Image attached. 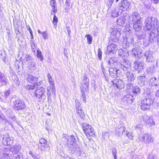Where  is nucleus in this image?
Returning a JSON list of instances; mask_svg holds the SVG:
<instances>
[{"instance_id":"f257e3e1","label":"nucleus","mask_w":159,"mask_h":159,"mask_svg":"<svg viewBox=\"0 0 159 159\" xmlns=\"http://www.w3.org/2000/svg\"><path fill=\"white\" fill-rule=\"evenodd\" d=\"M158 20L156 17H148L145 20L143 27L145 30L152 29L150 33L148 39L149 43H152L157 39L158 30L157 25Z\"/></svg>"},{"instance_id":"f03ea898","label":"nucleus","mask_w":159,"mask_h":159,"mask_svg":"<svg viewBox=\"0 0 159 159\" xmlns=\"http://www.w3.org/2000/svg\"><path fill=\"white\" fill-rule=\"evenodd\" d=\"M62 140L66 143L71 153L74 154L76 152L78 159H86V153L83 149L79 148L76 142L77 139L74 135H72L67 138L63 137Z\"/></svg>"},{"instance_id":"7ed1b4c3","label":"nucleus","mask_w":159,"mask_h":159,"mask_svg":"<svg viewBox=\"0 0 159 159\" xmlns=\"http://www.w3.org/2000/svg\"><path fill=\"white\" fill-rule=\"evenodd\" d=\"M130 64V61L127 59H123L116 64L114 67L109 69V71L110 76L114 78L118 76V72L120 69L125 71H127Z\"/></svg>"},{"instance_id":"20e7f679","label":"nucleus","mask_w":159,"mask_h":159,"mask_svg":"<svg viewBox=\"0 0 159 159\" xmlns=\"http://www.w3.org/2000/svg\"><path fill=\"white\" fill-rule=\"evenodd\" d=\"M151 95H148L143 99L141 102V109L143 110H147L150 108L151 105L153 103Z\"/></svg>"},{"instance_id":"39448f33","label":"nucleus","mask_w":159,"mask_h":159,"mask_svg":"<svg viewBox=\"0 0 159 159\" xmlns=\"http://www.w3.org/2000/svg\"><path fill=\"white\" fill-rule=\"evenodd\" d=\"M121 35L120 29V28H117L113 30L111 33L109 43H116L119 40Z\"/></svg>"},{"instance_id":"423d86ee","label":"nucleus","mask_w":159,"mask_h":159,"mask_svg":"<svg viewBox=\"0 0 159 159\" xmlns=\"http://www.w3.org/2000/svg\"><path fill=\"white\" fill-rule=\"evenodd\" d=\"M26 107V105L22 99H18L13 102V107L16 111L24 110Z\"/></svg>"},{"instance_id":"0eeeda50","label":"nucleus","mask_w":159,"mask_h":159,"mask_svg":"<svg viewBox=\"0 0 159 159\" xmlns=\"http://www.w3.org/2000/svg\"><path fill=\"white\" fill-rule=\"evenodd\" d=\"M140 141L144 142L146 144H149L153 143L154 139L152 136L148 133H145L139 135L138 137Z\"/></svg>"},{"instance_id":"6e6552de","label":"nucleus","mask_w":159,"mask_h":159,"mask_svg":"<svg viewBox=\"0 0 159 159\" xmlns=\"http://www.w3.org/2000/svg\"><path fill=\"white\" fill-rule=\"evenodd\" d=\"M82 128L85 134L93 136L94 135L93 129L92 126L86 123H82L81 125Z\"/></svg>"},{"instance_id":"1a4fd4ad","label":"nucleus","mask_w":159,"mask_h":159,"mask_svg":"<svg viewBox=\"0 0 159 159\" xmlns=\"http://www.w3.org/2000/svg\"><path fill=\"white\" fill-rule=\"evenodd\" d=\"M45 90L42 87H38L34 92V96L37 98L39 99L45 95Z\"/></svg>"},{"instance_id":"9d476101","label":"nucleus","mask_w":159,"mask_h":159,"mask_svg":"<svg viewBox=\"0 0 159 159\" xmlns=\"http://www.w3.org/2000/svg\"><path fill=\"white\" fill-rule=\"evenodd\" d=\"M2 143L5 146L11 145L13 143V138L8 134H6L3 136Z\"/></svg>"},{"instance_id":"9b49d317","label":"nucleus","mask_w":159,"mask_h":159,"mask_svg":"<svg viewBox=\"0 0 159 159\" xmlns=\"http://www.w3.org/2000/svg\"><path fill=\"white\" fill-rule=\"evenodd\" d=\"M130 3L127 0H124L121 1L118 4L119 9L122 11L130 9Z\"/></svg>"},{"instance_id":"f8f14e48","label":"nucleus","mask_w":159,"mask_h":159,"mask_svg":"<svg viewBox=\"0 0 159 159\" xmlns=\"http://www.w3.org/2000/svg\"><path fill=\"white\" fill-rule=\"evenodd\" d=\"M112 84L118 89H120L124 87V83L123 80L119 79H115L111 81Z\"/></svg>"},{"instance_id":"ddd939ff","label":"nucleus","mask_w":159,"mask_h":159,"mask_svg":"<svg viewBox=\"0 0 159 159\" xmlns=\"http://www.w3.org/2000/svg\"><path fill=\"white\" fill-rule=\"evenodd\" d=\"M26 80L28 82L35 85L39 86L42 83V81H40L39 83H38V78L31 75H29Z\"/></svg>"},{"instance_id":"4468645a","label":"nucleus","mask_w":159,"mask_h":159,"mask_svg":"<svg viewBox=\"0 0 159 159\" xmlns=\"http://www.w3.org/2000/svg\"><path fill=\"white\" fill-rule=\"evenodd\" d=\"M12 155L10 153L9 149L5 148L3 150L0 159H12Z\"/></svg>"},{"instance_id":"2eb2a0df","label":"nucleus","mask_w":159,"mask_h":159,"mask_svg":"<svg viewBox=\"0 0 159 159\" xmlns=\"http://www.w3.org/2000/svg\"><path fill=\"white\" fill-rule=\"evenodd\" d=\"M107 47V49L106 51L107 54H110L111 53L114 54L117 50V47L116 44L112 43H110Z\"/></svg>"},{"instance_id":"dca6fc26","label":"nucleus","mask_w":159,"mask_h":159,"mask_svg":"<svg viewBox=\"0 0 159 159\" xmlns=\"http://www.w3.org/2000/svg\"><path fill=\"white\" fill-rule=\"evenodd\" d=\"M126 77L125 81L128 83H130L133 81L135 79V77L134 74L131 71H128L125 74Z\"/></svg>"},{"instance_id":"f3484780","label":"nucleus","mask_w":159,"mask_h":159,"mask_svg":"<svg viewBox=\"0 0 159 159\" xmlns=\"http://www.w3.org/2000/svg\"><path fill=\"white\" fill-rule=\"evenodd\" d=\"M144 57L147 62H152L153 60V54L150 51H146L144 54Z\"/></svg>"},{"instance_id":"a211bd4d","label":"nucleus","mask_w":159,"mask_h":159,"mask_svg":"<svg viewBox=\"0 0 159 159\" xmlns=\"http://www.w3.org/2000/svg\"><path fill=\"white\" fill-rule=\"evenodd\" d=\"M131 18L133 23H136V22H139V21L142 20L139 14L137 12H134L132 13Z\"/></svg>"},{"instance_id":"6ab92c4d","label":"nucleus","mask_w":159,"mask_h":159,"mask_svg":"<svg viewBox=\"0 0 159 159\" xmlns=\"http://www.w3.org/2000/svg\"><path fill=\"white\" fill-rule=\"evenodd\" d=\"M21 148L20 145H16L12 146L10 149V153L13 154H18Z\"/></svg>"},{"instance_id":"aec40b11","label":"nucleus","mask_w":159,"mask_h":159,"mask_svg":"<svg viewBox=\"0 0 159 159\" xmlns=\"http://www.w3.org/2000/svg\"><path fill=\"white\" fill-rule=\"evenodd\" d=\"M134 99V97L132 94H128L125 96L122 99L124 102H125L127 104H129L132 103Z\"/></svg>"},{"instance_id":"412c9836","label":"nucleus","mask_w":159,"mask_h":159,"mask_svg":"<svg viewBox=\"0 0 159 159\" xmlns=\"http://www.w3.org/2000/svg\"><path fill=\"white\" fill-rule=\"evenodd\" d=\"M136 23H133L134 28L136 32H139L141 30L142 26V21H139Z\"/></svg>"},{"instance_id":"4be33fe9","label":"nucleus","mask_w":159,"mask_h":159,"mask_svg":"<svg viewBox=\"0 0 159 159\" xmlns=\"http://www.w3.org/2000/svg\"><path fill=\"white\" fill-rule=\"evenodd\" d=\"M143 64L142 62H134L133 64V66L135 70H138V72L139 73L143 69Z\"/></svg>"},{"instance_id":"5701e85b","label":"nucleus","mask_w":159,"mask_h":159,"mask_svg":"<svg viewBox=\"0 0 159 159\" xmlns=\"http://www.w3.org/2000/svg\"><path fill=\"white\" fill-rule=\"evenodd\" d=\"M82 81L84 83V85L81 86V87L84 86V89L87 90V89L89 87V79L88 78V77L86 75H84L83 77V80Z\"/></svg>"},{"instance_id":"b1692460","label":"nucleus","mask_w":159,"mask_h":159,"mask_svg":"<svg viewBox=\"0 0 159 159\" xmlns=\"http://www.w3.org/2000/svg\"><path fill=\"white\" fill-rule=\"evenodd\" d=\"M140 89L138 86H135L133 87L132 89L131 93L134 98L136 97V95L140 93Z\"/></svg>"},{"instance_id":"393cba45","label":"nucleus","mask_w":159,"mask_h":159,"mask_svg":"<svg viewBox=\"0 0 159 159\" xmlns=\"http://www.w3.org/2000/svg\"><path fill=\"white\" fill-rule=\"evenodd\" d=\"M118 56L122 57H127L129 56L128 51L127 49L122 48L119 50Z\"/></svg>"},{"instance_id":"a878e982","label":"nucleus","mask_w":159,"mask_h":159,"mask_svg":"<svg viewBox=\"0 0 159 159\" xmlns=\"http://www.w3.org/2000/svg\"><path fill=\"white\" fill-rule=\"evenodd\" d=\"M7 78L4 74L3 73H0V86L6 85L7 84Z\"/></svg>"},{"instance_id":"bb28decb","label":"nucleus","mask_w":159,"mask_h":159,"mask_svg":"<svg viewBox=\"0 0 159 159\" xmlns=\"http://www.w3.org/2000/svg\"><path fill=\"white\" fill-rule=\"evenodd\" d=\"M118 61L117 58L116 57H112L109 58L108 63L110 65L114 64V66H115L116 64H118L120 62H118Z\"/></svg>"},{"instance_id":"cd10ccee","label":"nucleus","mask_w":159,"mask_h":159,"mask_svg":"<svg viewBox=\"0 0 159 159\" xmlns=\"http://www.w3.org/2000/svg\"><path fill=\"white\" fill-rule=\"evenodd\" d=\"M139 51V48H134L131 50L130 53L132 56L135 57L136 58H140L138 53Z\"/></svg>"},{"instance_id":"c85d7f7f","label":"nucleus","mask_w":159,"mask_h":159,"mask_svg":"<svg viewBox=\"0 0 159 159\" xmlns=\"http://www.w3.org/2000/svg\"><path fill=\"white\" fill-rule=\"evenodd\" d=\"M126 19V17L125 16H120V18L117 20L116 23L117 25L120 26H123L125 22Z\"/></svg>"},{"instance_id":"c756f323","label":"nucleus","mask_w":159,"mask_h":159,"mask_svg":"<svg viewBox=\"0 0 159 159\" xmlns=\"http://www.w3.org/2000/svg\"><path fill=\"white\" fill-rule=\"evenodd\" d=\"M48 145L47 143H45V145L43 144H39L38 146V149L41 151H45L48 150Z\"/></svg>"},{"instance_id":"7c9ffc66","label":"nucleus","mask_w":159,"mask_h":159,"mask_svg":"<svg viewBox=\"0 0 159 159\" xmlns=\"http://www.w3.org/2000/svg\"><path fill=\"white\" fill-rule=\"evenodd\" d=\"M158 81L157 79L155 77L151 78L149 81V84L152 86H157Z\"/></svg>"},{"instance_id":"2f4dec72","label":"nucleus","mask_w":159,"mask_h":159,"mask_svg":"<svg viewBox=\"0 0 159 159\" xmlns=\"http://www.w3.org/2000/svg\"><path fill=\"white\" fill-rule=\"evenodd\" d=\"M71 3V0H66L65 4L64 5L65 7V12H66L68 11L69 10L71 7L72 6H70Z\"/></svg>"},{"instance_id":"473e14b6","label":"nucleus","mask_w":159,"mask_h":159,"mask_svg":"<svg viewBox=\"0 0 159 159\" xmlns=\"http://www.w3.org/2000/svg\"><path fill=\"white\" fill-rule=\"evenodd\" d=\"M77 114L81 118L84 119L85 118V114L84 111L81 109L76 111Z\"/></svg>"},{"instance_id":"72a5a7b5","label":"nucleus","mask_w":159,"mask_h":159,"mask_svg":"<svg viewBox=\"0 0 159 159\" xmlns=\"http://www.w3.org/2000/svg\"><path fill=\"white\" fill-rule=\"evenodd\" d=\"M144 120L149 125H152V124H154L153 123V120L152 119L150 118L149 116H145L144 117Z\"/></svg>"},{"instance_id":"f704fd0d","label":"nucleus","mask_w":159,"mask_h":159,"mask_svg":"<svg viewBox=\"0 0 159 159\" xmlns=\"http://www.w3.org/2000/svg\"><path fill=\"white\" fill-rule=\"evenodd\" d=\"M122 11H118L116 9H114L112 11L111 16L113 17H115L118 16L120 14H121Z\"/></svg>"},{"instance_id":"c9c22d12","label":"nucleus","mask_w":159,"mask_h":159,"mask_svg":"<svg viewBox=\"0 0 159 159\" xmlns=\"http://www.w3.org/2000/svg\"><path fill=\"white\" fill-rule=\"evenodd\" d=\"M75 107L76 108V111L82 109V106L80 101L77 99L75 100Z\"/></svg>"},{"instance_id":"e433bc0d","label":"nucleus","mask_w":159,"mask_h":159,"mask_svg":"<svg viewBox=\"0 0 159 159\" xmlns=\"http://www.w3.org/2000/svg\"><path fill=\"white\" fill-rule=\"evenodd\" d=\"M130 44V43L128 41L127 39L126 38L125 39H124V41L122 42V46L123 47L122 48L126 49L128 48Z\"/></svg>"},{"instance_id":"4c0bfd02","label":"nucleus","mask_w":159,"mask_h":159,"mask_svg":"<svg viewBox=\"0 0 159 159\" xmlns=\"http://www.w3.org/2000/svg\"><path fill=\"white\" fill-rule=\"evenodd\" d=\"M23 154L20 152L18 154L12 155V159H23Z\"/></svg>"},{"instance_id":"58836bf2","label":"nucleus","mask_w":159,"mask_h":159,"mask_svg":"<svg viewBox=\"0 0 159 159\" xmlns=\"http://www.w3.org/2000/svg\"><path fill=\"white\" fill-rule=\"evenodd\" d=\"M125 130V128L123 126L121 127L116 130V134L119 136H121L123 134V133L124 132Z\"/></svg>"},{"instance_id":"ea45409f","label":"nucleus","mask_w":159,"mask_h":159,"mask_svg":"<svg viewBox=\"0 0 159 159\" xmlns=\"http://www.w3.org/2000/svg\"><path fill=\"white\" fill-rule=\"evenodd\" d=\"M134 86V84L132 83L127 84L126 86L127 91L130 93L131 91Z\"/></svg>"},{"instance_id":"a19ab883","label":"nucleus","mask_w":159,"mask_h":159,"mask_svg":"<svg viewBox=\"0 0 159 159\" xmlns=\"http://www.w3.org/2000/svg\"><path fill=\"white\" fill-rule=\"evenodd\" d=\"M30 46L32 51L34 53L35 52L36 49L37 48V45L34 43V41L31 40L30 41Z\"/></svg>"},{"instance_id":"79ce46f5","label":"nucleus","mask_w":159,"mask_h":159,"mask_svg":"<svg viewBox=\"0 0 159 159\" xmlns=\"http://www.w3.org/2000/svg\"><path fill=\"white\" fill-rule=\"evenodd\" d=\"M81 93L82 94V99L83 101L85 102L86 101V99L85 98V93L84 90V86L83 88L82 87H80Z\"/></svg>"},{"instance_id":"37998d69","label":"nucleus","mask_w":159,"mask_h":159,"mask_svg":"<svg viewBox=\"0 0 159 159\" xmlns=\"http://www.w3.org/2000/svg\"><path fill=\"white\" fill-rule=\"evenodd\" d=\"M37 57L39 58L41 61H43V56L42 55V52L39 48L37 50Z\"/></svg>"},{"instance_id":"c03bdc74","label":"nucleus","mask_w":159,"mask_h":159,"mask_svg":"<svg viewBox=\"0 0 159 159\" xmlns=\"http://www.w3.org/2000/svg\"><path fill=\"white\" fill-rule=\"evenodd\" d=\"M85 37L87 38V42L88 44H90L92 43V37L91 35L87 34L85 36Z\"/></svg>"},{"instance_id":"a18cd8bd","label":"nucleus","mask_w":159,"mask_h":159,"mask_svg":"<svg viewBox=\"0 0 159 159\" xmlns=\"http://www.w3.org/2000/svg\"><path fill=\"white\" fill-rule=\"evenodd\" d=\"M112 152V155L114 157V159H116V155L117 151L116 148H112L111 149Z\"/></svg>"},{"instance_id":"49530a36","label":"nucleus","mask_w":159,"mask_h":159,"mask_svg":"<svg viewBox=\"0 0 159 159\" xmlns=\"http://www.w3.org/2000/svg\"><path fill=\"white\" fill-rule=\"evenodd\" d=\"M109 137V133L107 132H104L102 133V137L104 139H107Z\"/></svg>"},{"instance_id":"de8ad7c7","label":"nucleus","mask_w":159,"mask_h":159,"mask_svg":"<svg viewBox=\"0 0 159 159\" xmlns=\"http://www.w3.org/2000/svg\"><path fill=\"white\" fill-rule=\"evenodd\" d=\"M6 54L5 52L3 51L1 52L0 54V58L3 60V61L4 62H5V58L6 57Z\"/></svg>"},{"instance_id":"09e8293b","label":"nucleus","mask_w":159,"mask_h":159,"mask_svg":"<svg viewBox=\"0 0 159 159\" xmlns=\"http://www.w3.org/2000/svg\"><path fill=\"white\" fill-rule=\"evenodd\" d=\"M145 34L143 33L142 32H139V33L138 34H137V38L139 39H141L143 38H144L145 36Z\"/></svg>"},{"instance_id":"8fccbe9b","label":"nucleus","mask_w":159,"mask_h":159,"mask_svg":"<svg viewBox=\"0 0 159 159\" xmlns=\"http://www.w3.org/2000/svg\"><path fill=\"white\" fill-rule=\"evenodd\" d=\"M47 141L43 138H41L39 139V143L38 144H43V145H45V143H47Z\"/></svg>"},{"instance_id":"3c124183","label":"nucleus","mask_w":159,"mask_h":159,"mask_svg":"<svg viewBox=\"0 0 159 159\" xmlns=\"http://www.w3.org/2000/svg\"><path fill=\"white\" fill-rule=\"evenodd\" d=\"M47 90L48 92H47V95L48 96V100H51V92L50 90V89L49 87H48Z\"/></svg>"},{"instance_id":"603ef678","label":"nucleus","mask_w":159,"mask_h":159,"mask_svg":"<svg viewBox=\"0 0 159 159\" xmlns=\"http://www.w3.org/2000/svg\"><path fill=\"white\" fill-rule=\"evenodd\" d=\"M138 80L139 81H140L143 82V84H144V82L145 81V77L144 76H139L138 77Z\"/></svg>"},{"instance_id":"864d4df0","label":"nucleus","mask_w":159,"mask_h":159,"mask_svg":"<svg viewBox=\"0 0 159 159\" xmlns=\"http://www.w3.org/2000/svg\"><path fill=\"white\" fill-rule=\"evenodd\" d=\"M102 52L101 49L99 48L98 49V57L99 59L101 60L102 59Z\"/></svg>"},{"instance_id":"5fc2aeb1","label":"nucleus","mask_w":159,"mask_h":159,"mask_svg":"<svg viewBox=\"0 0 159 159\" xmlns=\"http://www.w3.org/2000/svg\"><path fill=\"white\" fill-rule=\"evenodd\" d=\"M58 22V18L55 15H54L53 20V23L54 25H56Z\"/></svg>"},{"instance_id":"6e6d98bb","label":"nucleus","mask_w":159,"mask_h":159,"mask_svg":"<svg viewBox=\"0 0 159 159\" xmlns=\"http://www.w3.org/2000/svg\"><path fill=\"white\" fill-rule=\"evenodd\" d=\"M36 85H28L26 86V89H27L30 90H33L35 88V86Z\"/></svg>"},{"instance_id":"4d7b16f0","label":"nucleus","mask_w":159,"mask_h":159,"mask_svg":"<svg viewBox=\"0 0 159 159\" xmlns=\"http://www.w3.org/2000/svg\"><path fill=\"white\" fill-rule=\"evenodd\" d=\"M42 35L44 39H47L48 38V35L47 32L46 31L43 32Z\"/></svg>"},{"instance_id":"13d9d810","label":"nucleus","mask_w":159,"mask_h":159,"mask_svg":"<svg viewBox=\"0 0 159 159\" xmlns=\"http://www.w3.org/2000/svg\"><path fill=\"white\" fill-rule=\"evenodd\" d=\"M19 26L16 25L15 27V32L16 34H19L20 33L19 30Z\"/></svg>"},{"instance_id":"bf43d9fd","label":"nucleus","mask_w":159,"mask_h":159,"mask_svg":"<svg viewBox=\"0 0 159 159\" xmlns=\"http://www.w3.org/2000/svg\"><path fill=\"white\" fill-rule=\"evenodd\" d=\"M49 87L50 89H52V92L53 94H55V88L54 87V85H51L49 87Z\"/></svg>"},{"instance_id":"052dcab7","label":"nucleus","mask_w":159,"mask_h":159,"mask_svg":"<svg viewBox=\"0 0 159 159\" xmlns=\"http://www.w3.org/2000/svg\"><path fill=\"white\" fill-rule=\"evenodd\" d=\"M50 3L52 7H56V4L55 0H51Z\"/></svg>"},{"instance_id":"680f3d73","label":"nucleus","mask_w":159,"mask_h":159,"mask_svg":"<svg viewBox=\"0 0 159 159\" xmlns=\"http://www.w3.org/2000/svg\"><path fill=\"white\" fill-rule=\"evenodd\" d=\"M32 157L34 159H42L41 156L37 154H35L33 155Z\"/></svg>"},{"instance_id":"e2e57ef3","label":"nucleus","mask_w":159,"mask_h":159,"mask_svg":"<svg viewBox=\"0 0 159 159\" xmlns=\"http://www.w3.org/2000/svg\"><path fill=\"white\" fill-rule=\"evenodd\" d=\"M10 90L8 89L5 92L4 96L5 98H7L8 97L10 93Z\"/></svg>"},{"instance_id":"0e129e2a","label":"nucleus","mask_w":159,"mask_h":159,"mask_svg":"<svg viewBox=\"0 0 159 159\" xmlns=\"http://www.w3.org/2000/svg\"><path fill=\"white\" fill-rule=\"evenodd\" d=\"M126 136H128V138L130 139H133V136L132 135V133L129 132L127 133Z\"/></svg>"},{"instance_id":"69168bd1","label":"nucleus","mask_w":159,"mask_h":159,"mask_svg":"<svg viewBox=\"0 0 159 159\" xmlns=\"http://www.w3.org/2000/svg\"><path fill=\"white\" fill-rule=\"evenodd\" d=\"M101 69H102V71L103 72V74L104 75V76H105V79H106V80H107V79L106 78V75H105V69L104 68L103 66L102 65V64H101Z\"/></svg>"},{"instance_id":"338daca9","label":"nucleus","mask_w":159,"mask_h":159,"mask_svg":"<svg viewBox=\"0 0 159 159\" xmlns=\"http://www.w3.org/2000/svg\"><path fill=\"white\" fill-rule=\"evenodd\" d=\"M52 11L51 14L52 15H55V14L57 12V9H56V7H52Z\"/></svg>"},{"instance_id":"774afa93","label":"nucleus","mask_w":159,"mask_h":159,"mask_svg":"<svg viewBox=\"0 0 159 159\" xmlns=\"http://www.w3.org/2000/svg\"><path fill=\"white\" fill-rule=\"evenodd\" d=\"M48 82L50 84V86L51 85H54L53 81V80L52 78L48 79Z\"/></svg>"}]
</instances>
